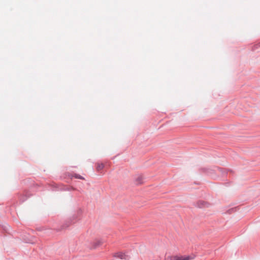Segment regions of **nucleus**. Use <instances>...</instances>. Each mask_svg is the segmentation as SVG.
Instances as JSON below:
<instances>
[{"mask_svg": "<svg viewBox=\"0 0 260 260\" xmlns=\"http://www.w3.org/2000/svg\"><path fill=\"white\" fill-rule=\"evenodd\" d=\"M199 171L201 173L205 174L211 177H213L218 172L221 173L223 175L228 174V171L226 169L217 166L213 167L212 168H202L199 169Z\"/></svg>", "mask_w": 260, "mask_h": 260, "instance_id": "1", "label": "nucleus"}, {"mask_svg": "<svg viewBox=\"0 0 260 260\" xmlns=\"http://www.w3.org/2000/svg\"><path fill=\"white\" fill-rule=\"evenodd\" d=\"M192 258L189 256L180 255V256H169L165 258V260H189Z\"/></svg>", "mask_w": 260, "mask_h": 260, "instance_id": "2", "label": "nucleus"}, {"mask_svg": "<svg viewBox=\"0 0 260 260\" xmlns=\"http://www.w3.org/2000/svg\"><path fill=\"white\" fill-rule=\"evenodd\" d=\"M103 243V242L100 239H95L91 242L90 248L95 249L99 246H101Z\"/></svg>", "mask_w": 260, "mask_h": 260, "instance_id": "3", "label": "nucleus"}, {"mask_svg": "<svg viewBox=\"0 0 260 260\" xmlns=\"http://www.w3.org/2000/svg\"><path fill=\"white\" fill-rule=\"evenodd\" d=\"M209 205V203L203 200H199L196 202V207L200 208L208 207Z\"/></svg>", "mask_w": 260, "mask_h": 260, "instance_id": "4", "label": "nucleus"}, {"mask_svg": "<svg viewBox=\"0 0 260 260\" xmlns=\"http://www.w3.org/2000/svg\"><path fill=\"white\" fill-rule=\"evenodd\" d=\"M114 256L115 257L119 258L120 259H127L128 258V256L126 255L125 253L119 252L116 253L114 254Z\"/></svg>", "mask_w": 260, "mask_h": 260, "instance_id": "5", "label": "nucleus"}, {"mask_svg": "<svg viewBox=\"0 0 260 260\" xmlns=\"http://www.w3.org/2000/svg\"><path fill=\"white\" fill-rule=\"evenodd\" d=\"M143 177L142 176H139L136 179V181L138 184H140L143 183Z\"/></svg>", "mask_w": 260, "mask_h": 260, "instance_id": "6", "label": "nucleus"}, {"mask_svg": "<svg viewBox=\"0 0 260 260\" xmlns=\"http://www.w3.org/2000/svg\"><path fill=\"white\" fill-rule=\"evenodd\" d=\"M104 168V165L103 163H98L96 166V170L100 171Z\"/></svg>", "mask_w": 260, "mask_h": 260, "instance_id": "7", "label": "nucleus"}, {"mask_svg": "<svg viewBox=\"0 0 260 260\" xmlns=\"http://www.w3.org/2000/svg\"><path fill=\"white\" fill-rule=\"evenodd\" d=\"M237 208L238 207H237L230 208L227 211V213L229 214H232V213L235 212L237 210Z\"/></svg>", "mask_w": 260, "mask_h": 260, "instance_id": "8", "label": "nucleus"}, {"mask_svg": "<svg viewBox=\"0 0 260 260\" xmlns=\"http://www.w3.org/2000/svg\"><path fill=\"white\" fill-rule=\"evenodd\" d=\"M260 48V42L253 46L252 50L255 51Z\"/></svg>", "mask_w": 260, "mask_h": 260, "instance_id": "9", "label": "nucleus"}, {"mask_svg": "<svg viewBox=\"0 0 260 260\" xmlns=\"http://www.w3.org/2000/svg\"><path fill=\"white\" fill-rule=\"evenodd\" d=\"M74 177L77 179H82V180L84 179V178L82 176H81V175H80L79 174H75L74 175Z\"/></svg>", "mask_w": 260, "mask_h": 260, "instance_id": "10", "label": "nucleus"}]
</instances>
